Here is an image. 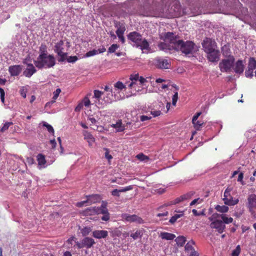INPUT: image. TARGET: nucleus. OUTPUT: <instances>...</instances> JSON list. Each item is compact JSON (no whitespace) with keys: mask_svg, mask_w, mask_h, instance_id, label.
<instances>
[{"mask_svg":"<svg viewBox=\"0 0 256 256\" xmlns=\"http://www.w3.org/2000/svg\"><path fill=\"white\" fill-rule=\"evenodd\" d=\"M119 48H120V46L118 44H112L108 48V53H114Z\"/></svg>","mask_w":256,"mask_h":256,"instance_id":"nucleus-39","label":"nucleus"},{"mask_svg":"<svg viewBox=\"0 0 256 256\" xmlns=\"http://www.w3.org/2000/svg\"><path fill=\"white\" fill-rule=\"evenodd\" d=\"M152 118V116H140V120L141 122H144L146 120H150Z\"/></svg>","mask_w":256,"mask_h":256,"instance_id":"nucleus-56","label":"nucleus"},{"mask_svg":"<svg viewBox=\"0 0 256 256\" xmlns=\"http://www.w3.org/2000/svg\"><path fill=\"white\" fill-rule=\"evenodd\" d=\"M232 190V188L229 187L227 188L224 192L223 198L224 204L230 206H234L239 202L238 199H234L232 196H231L230 192Z\"/></svg>","mask_w":256,"mask_h":256,"instance_id":"nucleus-6","label":"nucleus"},{"mask_svg":"<svg viewBox=\"0 0 256 256\" xmlns=\"http://www.w3.org/2000/svg\"><path fill=\"white\" fill-rule=\"evenodd\" d=\"M92 230L91 228L88 226H85L80 229L81 234L84 237H86V236L88 235Z\"/></svg>","mask_w":256,"mask_h":256,"instance_id":"nucleus-33","label":"nucleus"},{"mask_svg":"<svg viewBox=\"0 0 256 256\" xmlns=\"http://www.w3.org/2000/svg\"><path fill=\"white\" fill-rule=\"evenodd\" d=\"M132 188H133V186H128L125 188H122L118 190H119L120 192H126V191L132 190Z\"/></svg>","mask_w":256,"mask_h":256,"instance_id":"nucleus-52","label":"nucleus"},{"mask_svg":"<svg viewBox=\"0 0 256 256\" xmlns=\"http://www.w3.org/2000/svg\"><path fill=\"white\" fill-rule=\"evenodd\" d=\"M210 226L212 228L216 229L219 234H222L226 228V226L222 221L218 220L212 222Z\"/></svg>","mask_w":256,"mask_h":256,"instance_id":"nucleus-11","label":"nucleus"},{"mask_svg":"<svg viewBox=\"0 0 256 256\" xmlns=\"http://www.w3.org/2000/svg\"><path fill=\"white\" fill-rule=\"evenodd\" d=\"M116 35L118 36V38L120 39V41L122 42V43L124 44L125 42V38L124 36V34H118Z\"/></svg>","mask_w":256,"mask_h":256,"instance_id":"nucleus-63","label":"nucleus"},{"mask_svg":"<svg viewBox=\"0 0 256 256\" xmlns=\"http://www.w3.org/2000/svg\"><path fill=\"white\" fill-rule=\"evenodd\" d=\"M112 126L115 128L118 132H123L125 129V126L122 125V120H118L116 124H113Z\"/></svg>","mask_w":256,"mask_h":256,"instance_id":"nucleus-26","label":"nucleus"},{"mask_svg":"<svg viewBox=\"0 0 256 256\" xmlns=\"http://www.w3.org/2000/svg\"><path fill=\"white\" fill-rule=\"evenodd\" d=\"M110 214L108 212L106 214H104L103 216L101 218V220L104 221H108L110 220Z\"/></svg>","mask_w":256,"mask_h":256,"instance_id":"nucleus-54","label":"nucleus"},{"mask_svg":"<svg viewBox=\"0 0 256 256\" xmlns=\"http://www.w3.org/2000/svg\"><path fill=\"white\" fill-rule=\"evenodd\" d=\"M43 126L46 128L49 132L52 133L53 134H54V129L51 125L44 122L43 124Z\"/></svg>","mask_w":256,"mask_h":256,"instance_id":"nucleus-45","label":"nucleus"},{"mask_svg":"<svg viewBox=\"0 0 256 256\" xmlns=\"http://www.w3.org/2000/svg\"><path fill=\"white\" fill-rule=\"evenodd\" d=\"M194 244L195 242L193 240L189 241L184 246L185 250L186 252L190 251V253H192L194 251H196L193 247V245Z\"/></svg>","mask_w":256,"mask_h":256,"instance_id":"nucleus-28","label":"nucleus"},{"mask_svg":"<svg viewBox=\"0 0 256 256\" xmlns=\"http://www.w3.org/2000/svg\"><path fill=\"white\" fill-rule=\"evenodd\" d=\"M142 235V232L140 230H137L134 233L130 234V236L134 240H136L138 238H140Z\"/></svg>","mask_w":256,"mask_h":256,"instance_id":"nucleus-36","label":"nucleus"},{"mask_svg":"<svg viewBox=\"0 0 256 256\" xmlns=\"http://www.w3.org/2000/svg\"><path fill=\"white\" fill-rule=\"evenodd\" d=\"M202 46L206 52L217 48L216 42L210 38H206L202 42Z\"/></svg>","mask_w":256,"mask_h":256,"instance_id":"nucleus-8","label":"nucleus"},{"mask_svg":"<svg viewBox=\"0 0 256 256\" xmlns=\"http://www.w3.org/2000/svg\"><path fill=\"white\" fill-rule=\"evenodd\" d=\"M61 92V90L60 88H57L54 92H53V97L52 100H56L58 98L60 92Z\"/></svg>","mask_w":256,"mask_h":256,"instance_id":"nucleus-50","label":"nucleus"},{"mask_svg":"<svg viewBox=\"0 0 256 256\" xmlns=\"http://www.w3.org/2000/svg\"><path fill=\"white\" fill-rule=\"evenodd\" d=\"M248 68L254 70L256 68V60L254 58H249Z\"/></svg>","mask_w":256,"mask_h":256,"instance_id":"nucleus-32","label":"nucleus"},{"mask_svg":"<svg viewBox=\"0 0 256 256\" xmlns=\"http://www.w3.org/2000/svg\"><path fill=\"white\" fill-rule=\"evenodd\" d=\"M206 53L208 54L207 58L209 61L216 62L219 60L220 54L219 50L217 48L208 52Z\"/></svg>","mask_w":256,"mask_h":256,"instance_id":"nucleus-12","label":"nucleus"},{"mask_svg":"<svg viewBox=\"0 0 256 256\" xmlns=\"http://www.w3.org/2000/svg\"><path fill=\"white\" fill-rule=\"evenodd\" d=\"M98 54V50H90V51L87 52L86 54L84 56L85 57H90V56H94Z\"/></svg>","mask_w":256,"mask_h":256,"instance_id":"nucleus-46","label":"nucleus"},{"mask_svg":"<svg viewBox=\"0 0 256 256\" xmlns=\"http://www.w3.org/2000/svg\"><path fill=\"white\" fill-rule=\"evenodd\" d=\"M78 59L76 56H70L66 58V60L68 62L74 63L78 60Z\"/></svg>","mask_w":256,"mask_h":256,"instance_id":"nucleus-49","label":"nucleus"},{"mask_svg":"<svg viewBox=\"0 0 256 256\" xmlns=\"http://www.w3.org/2000/svg\"><path fill=\"white\" fill-rule=\"evenodd\" d=\"M218 217H220L223 223L228 224L232 223L233 222V218L231 217L228 218L226 216L225 214H222L218 216Z\"/></svg>","mask_w":256,"mask_h":256,"instance_id":"nucleus-31","label":"nucleus"},{"mask_svg":"<svg viewBox=\"0 0 256 256\" xmlns=\"http://www.w3.org/2000/svg\"><path fill=\"white\" fill-rule=\"evenodd\" d=\"M150 114L153 116L154 117H156L160 116L162 112L160 110H154L152 111Z\"/></svg>","mask_w":256,"mask_h":256,"instance_id":"nucleus-58","label":"nucleus"},{"mask_svg":"<svg viewBox=\"0 0 256 256\" xmlns=\"http://www.w3.org/2000/svg\"><path fill=\"white\" fill-rule=\"evenodd\" d=\"M86 198H87V200L88 201V204L89 205L98 202L102 200L100 195L98 194H94L86 196Z\"/></svg>","mask_w":256,"mask_h":256,"instance_id":"nucleus-17","label":"nucleus"},{"mask_svg":"<svg viewBox=\"0 0 256 256\" xmlns=\"http://www.w3.org/2000/svg\"><path fill=\"white\" fill-rule=\"evenodd\" d=\"M202 200L200 198L194 199L190 203V206H192L195 204L196 203H200L202 202Z\"/></svg>","mask_w":256,"mask_h":256,"instance_id":"nucleus-59","label":"nucleus"},{"mask_svg":"<svg viewBox=\"0 0 256 256\" xmlns=\"http://www.w3.org/2000/svg\"><path fill=\"white\" fill-rule=\"evenodd\" d=\"M234 58L232 56H229L227 59H224L220 62L219 67L222 72H229L234 66Z\"/></svg>","mask_w":256,"mask_h":256,"instance_id":"nucleus-5","label":"nucleus"},{"mask_svg":"<svg viewBox=\"0 0 256 256\" xmlns=\"http://www.w3.org/2000/svg\"><path fill=\"white\" fill-rule=\"evenodd\" d=\"M108 232L105 230H95L92 232V236L96 238H105L108 236Z\"/></svg>","mask_w":256,"mask_h":256,"instance_id":"nucleus-14","label":"nucleus"},{"mask_svg":"<svg viewBox=\"0 0 256 256\" xmlns=\"http://www.w3.org/2000/svg\"><path fill=\"white\" fill-rule=\"evenodd\" d=\"M64 40H60L58 42L56 43L54 50L57 54L60 56V58L58 60V62H62L66 60V56L68 53L64 52Z\"/></svg>","mask_w":256,"mask_h":256,"instance_id":"nucleus-4","label":"nucleus"},{"mask_svg":"<svg viewBox=\"0 0 256 256\" xmlns=\"http://www.w3.org/2000/svg\"><path fill=\"white\" fill-rule=\"evenodd\" d=\"M36 70L34 65L32 64H28L26 68L24 71V75L27 78H30L36 73Z\"/></svg>","mask_w":256,"mask_h":256,"instance_id":"nucleus-16","label":"nucleus"},{"mask_svg":"<svg viewBox=\"0 0 256 256\" xmlns=\"http://www.w3.org/2000/svg\"><path fill=\"white\" fill-rule=\"evenodd\" d=\"M83 102H80L75 108L76 112H80L84 106Z\"/></svg>","mask_w":256,"mask_h":256,"instance_id":"nucleus-57","label":"nucleus"},{"mask_svg":"<svg viewBox=\"0 0 256 256\" xmlns=\"http://www.w3.org/2000/svg\"><path fill=\"white\" fill-rule=\"evenodd\" d=\"M244 68L242 60H238L235 64L234 71L236 74H241L244 72Z\"/></svg>","mask_w":256,"mask_h":256,"instance_id":"nucleus-20","label":"nucleus"},{"mask_svg":"<svg viewBox=\"0 0 256 256\" xmlns=\"http://www.w3.org/2000/svg\"><path fill=\"white\" fill-rule=\"evenodd\" d=\"M12 124V122H6L3 126L0 128V131L2 132H4L6 130H8L10 126Z\"/></svg>","mask_w":256,"mask_h":256,"instance_id":"nucleus-41","label":"nucleus"},{"mask_svg":"<svg viewBox=\"0 0 256 256\" xmlns=\"http://www.w3.org/2000/svg\"><path fill=\"white\" fill-rule=\"evenodd\" d=\"M39 51H40V54L45 55V54H48V51H47V46L45 44H42L40 45V47Z\"/></svg>","mask_w":256,"mask_h":256,"instance_id":"nucleus-35","label":"nucleus"},{"mask_svg":"<svg viewBox=\"0 0 256 256\" xmlns=\"http://www.w3.org/2000/svg\"><path fill=\"white\" fill-rule=\"evenodd\" d=\"M84 105L86 107H88L90 104V102L88 96H85L82 100Z\"/></svg>","mask_w":256,"mask_h":256,"instance_id":"nucleus-48","label":"nucleus"},{"mask_svg":"<svg viewBox=\"0 0 256 256\" xmlns=\"http://www.w3.org/2000/svg\"><path fill=\"white\" fill-rule=\"evenodd\" d=\"M119 192H119L118 190L114 189L113 190H112L111 194H112V195L113 196H116L119 197L120 196Z\"/></svg>","mask_w":256,"mask_h":256,"instance_id":"nucleus-61","label":"nucleus"},{"mask_svg":"<svg viewBox=\"0 0 256 256\" xmlns=\"http://www.w3.org/2000/svg\"><path fill=\"white\" fill-rule=\"evenodd\" d=\"M202 114L201 112H197L194 116L192 119V123L194 124V128L196 130H200L202 126L204 124V122L202 121L198 120V118Z\"/></svg>","mask_w":256,"mask_h":256,"instance_id":"nucleus-13","label":"nucleus"},{"mask_svg":"<svg viewBox=\"0 0 256 256\" xmlns=\"http://www.w3.org/2000/svg\"><path fill=\"white\" fill-rule=\"evenodd\" d=\"M128 38L133 42L136 48H140L143 52H148L150 50L148 42L146 38H143L140 33L136 32H130L128 35Z\"/></svg>","mask_w":256,"mask_h":256,"instance_id":"nucleus-2","label":"nucleus"},{"mask_svg":"<svg viewBox=\"0 0 256 256\" xmlns=\"http://www.w3.org/2000/svg\"><path fill=\"white\" fill-rule=\"evenodd\" d=\"M175 241L178 246H182L186 242V238L184 236H178L176 238Z\"/></svg>","mask_w":256,"mask_h":256,"instance_id":"nucleus-30","label":"nucleus"},{"mask_svg":"<svg viewBox=\"0 0 256 256\" xmlns=\"http://www.w3.org/2000/svg\"><path fill=\"white\" fill-rule=\"evenodd\" d=\"M194 192H190L186 194H182L181 196V199H182L183 201L185 200H187L190 199L192 196L194 195Z\"/></svg>","mask_w":256,"mask_h":256,"instance_id":"nucleus-37","label":"nucleus"},{"mask_svg":"<svg viewBox=\"0 0 256 256\" xmlns=\"http://www.w3.org/2000/svg\"><path fill=\"white\" fill-rule=\"evenodd\" d=\"M22 68L20 65L10 66L8 71L12 76H18L21 72Z\"/></svg>","mask_w":256,"mask_h":256,"instance_id":"nucleus-19","label":"nucleus"},{"mask_svg":"<svg viewBox=\"0 0 256 256\" xmlns=\"http://www.w3.org/2000/svg\"><path fill=\"white\" fill-rule=\"evenodd\" d=\"M166 38L170 39L175 50H180L185 54H192L194 51L195 44L192 41L184 42L178 40L176 36L170 32H166Z\"/></svg>","mask_w":256,"mask_h":256,"instance_id":"nucleus-1","label":"nucleus"},{"mask_svg":"<svg viewBox=\"0 0 256 256\" xmlns=\"http://www.w3.org/2000/svg\"><path fill=\"white\" fill-rule=\"evenodd\" d=\"M122 218L130 222H136L139 224L144 223V220L142 218L136 214L130 215L125 214L122 215Z\"/></svg>","mask_w":256,"mask_h":256,"instance_id":"nucleus-10","label":"nucleus"},{"mask_svg":"<svg viewBox=\"0 0 256 256\" xmlns=\"http://www.w3.org/2000/svg\"><path fill=\"white\" fill-rule=\"evenodd\" d=\"M37 160L38 164L42 166H44L46 164V160L44 155L41 154H39L37 156Z\"/></svg>","mask_w":256,"mask_h":256,"instance_id":"nucleus-29","label":"nucleus"},{"mask_svg":"<svg viewBox=\"0 0 256 256\" xmlns=\"http://www.w3.org/2000/svg\"><path fill=\"white\" fill-rule=\"evenodd\" d=\"M114 86L115 88L120 90H122L123 88H126V86L123 84V83L120 81L116 82L114 84Z\"/></svg>","mask_w":256,"mask_h":256,"instance_id":"nucleus-43","label":"nucleus"},{"mask_svg":"<svg viewBox=\"0 0 256 256\" xmlns=\"http://www.w3.org/2000/svg\"><path fill=\"white\" fill-rule=\"evenodd\" d=\"M110 236L112 237H120L122 234V230L120 228H116L114 229H110Z\"/></svg>","mask_w":256,"mask_h":256,"instance_id":"nucleus-27","label":"nucleus"},{"mask_svg":"<svg viewBox=\"0 0 256 256\" xmlns=\"http://www.w3.org/2000/svg\"><path fill=\"white\" fill-rule=\"evenodd\" d=\"M103 94L102 92L98 90H94V98H99L102 94Z\"/></svg>","mask_w":256,"mask_h":256,"instance_id":"nucleus-53","label":"nucleus"},{"mask_svg":"<svg viewBox=\"0 0 256 256\" xmlns=\"http://www.w3.org/2000/svg\"><path fill=\"white\" fill-rule=\"evenodd\" d=\"M136 158L140 161H147L150 159L148 156L142 153L137 154Z\"/></svg>","mask_w":256,"mask_h":256,"instance_id":"nucleus-40","label":"nucleus"},{"mask_svg":"<svg viewBox=\"0 0 256 256\" xmlns=\"http://www.w3.org/2000/svg\"><path fill=\"white\" fill-rule=\"evenodd\" d=\"M80 214L83 216H94L96 214V207H90L82 210Z\"/></svg>","mask_w":256,"mask_h":256,"instance_id":"nucleus-21","label":"nucleus"},{"mask_svg":"<svg viewBox=\"0 0 256 256\" xmlns=\"http://www.w3.org/2000/svg\"><path fill=\"white\" fill-rule=\"evenodd\" d=\"M182 201L183 200L182 199H181V196H180V197L176 198L174 201L171 202V204H176Z\"/></svg>","mask_w":256,"mask_h":256,"instance_id":"nucleus-55","label":"nucleus"},{"mask_svg":"<svg viewBox=\"0 0 256 256\" xmlns=\"http://www.w3.org/2000/svg\"><path fill=\"white\" fill-rule=\"evenodd\" d=\"M104 157L108 160V161H110L112 158V156L111 154H110V150L107 148H104Z\"/></svg>","mask_w":256,"mask_h":256,"instance_id":"nucleus-44","label":"nucleus"},{"mask_svg":"<svg viewBox=\"0 0 256 256\" xmlns=\"http://www.w3.org/2000/svg\"><path fill=\"white\" fill-rule=\"evenodd\" d=\"M86 203H88V201L87 200H84L80 202H77L76 204V206L78 208H80L82 207Z\"/></svg>","mask_w":256,"mask_h":256,"instance_id":"nucleus-62","label":"nucleus"},{"mask_svg":"<svg viewBox=\"0 0 256 256\" xmlns=\"http://www.w3.org/2000/svg\"><path fill=\"white\" fill-rule=\"evenodd\" d=\"M216 209L217 211L221 212H226L228 210V208L226 206H217L216 207Z\"/></svg>","mask_w":256,"mask_h":256,"instance_id":"nucleus-38","label":"nucleus"},{"mask_svg":"<svg viewBox=\"0 0 256 256\" xmlns=\"http://www.w3.org/2000/svg\"><path fill=\"white\" fill-rule=\"evenodd\" d=\"M138 78H139L138 74H135L131 75L130 79L132 81H133V80L137 81V80H138Z\"/></svg>","mask_w":256,"mask_h":256,"instance_id":"nucleus-60","label":"nucleus"},{"mask_svg":"<svg viewBox=\"0 0 256 256\" xmlns=\"http://www.w3.org/2000/svg\"><path fill=\"white\" fill-rule=\"evenodd\" d=\"M166 32L164 34V42H160L158 44V48L160 50H162L165 52H170L171 50H174L173 46V44L172 43L170 39L166 38Z\"/></svg>","mask_w":256,"mask_h":256,"instance_id":"nucleus-7","label":"nucleus"},{"mask_svg":"<svg viewBox=\"0 0 256 256\" xmlns=\"http://www.w3.org/2000/svg\"><path fill=\"white\" fill-rule=\"evenodd\" d=\"M108 212V210L106 208V205L104 202L100 207H96V214H106Z\"/></svg>","mask_w":256,"mask_h":256,"instance_id":"nucleus-25","label":"nucleus"},{"mask_svg":"<svg viewBox=\"0 0 256 256\" xmlns=\"http://www.w3.org/2000/svg\"><path fill=\"white\" fill-rule=\"evenodd\" d=\"M114 26L117 28L116 32V34H124V32L126 30L125 23L122 22H114Z\"/></svg>","mask_w":256,"mask_h":256,"instance_id":"nucleus-15","label":"nucleus"},{"mask_svg":"<svg viewBox=\"0 0 256 256\" xmlns=\"http://www.w3.org/2000/svg\"><path fill=\"white\" fill-rule=\"evenodd\" d=\"M160 236L162 239L166 240H172L176 238V236L174 234L166 232H161Z\"/></svg>","mask_w":256,"mask_h":256,"instance_id":"nucleus-24","label":"nucleus"},{"mask_svg":"<svg viewBox=\"0 0 256 256\" xmlns=\"http://www.w3.org/2000/svg\"><path fill=\"white\" fill-rule=\"evenodd\" d=\"M254 70L248 68L245 72V76L246 78H252L253 76Z\"/></svg>","mask_w":256,"mask_h":256,"instance_id":"nucleus-47","label":"nucleus"},{"mask_svg":"<svg viewBox=\"0 0 256 256\" xmlns=\"http://www.w3.org/2000/svg\"><path fill=\"white\" fill-rule=\"evenodd\" d=\"M34 64L39 69L50 68L56 64V58L52 54H39L36 60H34Z\"/></svg>","mask_w":256,"mask_h":256,"instance_id":"nucleus-3","label":"nucleus"},{"mask_svg":"<svg viewBox=\"0 0 256 256\" xmlns=\"http://www.w3.org/2000/svg\"><path fill=\"white\" fill-rule=\"evenodd\" d=\"M184 216V212H181L180 214H175L174 216H172L170 219V220L169 222L170 224H174L178 218H181Z\"/></svg>","mask_w":256,"mask_h":256,"instance_id":"nucleus-34","label":"nucleus"},{"mask_svg":"<svg viewBox=\"0 0 256 256\" xmlns=\"http://www.w3.org/2000/svg\"><path fill=\"white\" fill-rule=\"evenodd\" d=\"M178 100V92H174V94L173 95L172 98V104L174 106H176V103Z\"/></svg>","mask_w":256,"mask_h":256,"instance_id":"nucleus-51","label":"nucleus"},{"mask_svg":"<svg viewBox=\"0 0 256 256\" xmlns=\"http://www.w3.org/2000/svg\"><path fill=\"white\" fill-rule=\"evenodd\" d=\"M248 207L250 208H256V195L252 194L249 196L248 198Z\"/></svg>","mask_w":256,"mask_h":256,"instance_id":"nucleus-23","label":"nucleus"},{"mask_svg":"<svg viewBox=\"0 0 256 256\" xmlns=\"http://www.w3.org/2000/svg\"><path fill=\"white\" fill-rule=\"evenodd\" d=\"M82 134L84 136V139L87 140L90 146H92L95 142V138L87 130H84Z\"/></svg>","mask_w":256,"mask_h":256,"instance_id":"nucleus-22","label":"nucleus"},{"mask_svg":"<svg viewBox=\"0 0 256 256\" xmlns=\"http://www.w3.org/2000/svg\"><path fill=\"white\" fill-rule=\"evenodd\" d=\"M84 248L89 249L92 247L96 244L94 240L90 237H84L82 240Z\"/></svg>","mask_w":256,"mask_h":256,"instance_id":"nucleus-18","label":"nucleus"},{"mask_svg":"<svg viewBox=\"0 0 256 256\" xmlns=\"http://www.w3.org/2000/svg\"><path fill=\"white\" fill-rule=\"evenodd\" d=\"M156 66L160 69H168L170 66V62L168 60L162 58H156L154 60Z\"/></svg>","mask_w":256,"mask_h":256,"instance_id":"nucleus-9","label":"nucleus"},{"mask_svg":"<svg viewBox=\"0 0 256 256\" xmlns=\"http://www.w3.org/2000/svg\"><path fill=\"white\" fill-rule=\"evenodd\" d=\"M240 245H238L236 248L232 250V256H238L240 252Z\"/></svg>","mask_w":256,"mask_h":256,"instance_id":"nucleus-42","label":"nucleus"},{"mask_svg":"<svg viewBox=\"0 0 256 256\" xmlns=\"http://www.w3.org/2000/svg\"><path fill=\"white\" fill-rule=\"evenodd\" d=\"M20 95L24 98H26V92L24 88L20 90Z\"/></svg>","mask_w":256,"mask_h":256,"instance_id":"nucleus-64","label":"nucleus"}]
</instances>
